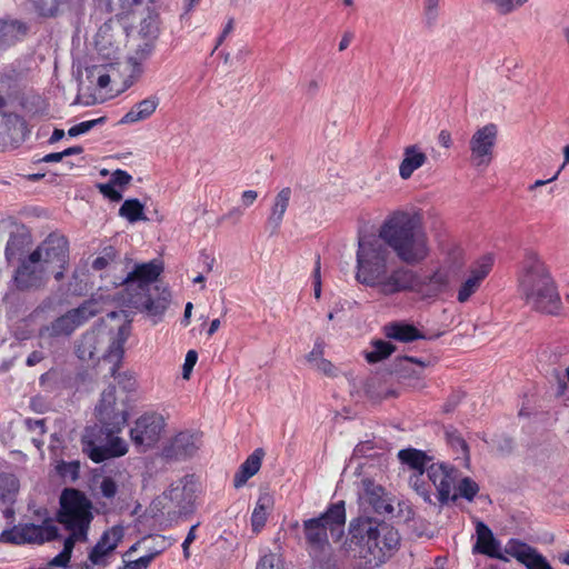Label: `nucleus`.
I'll return each instance as SVG.
<instances>
[{
  "instance_id": "obj_1",
  "label": "nucleus",
  "mask_w": 569,
  "mask_h": 569,
  "mask_svg": "<svg viewBox=\"0 0 569 569\" xmlns=\"http://www.w3.org/2000/svg\"><path fill=\"white\" fill-rule=\"evenodd\" d=\"M389 248L408 266L422 262L429 256L428 237L417 214L397 210L387 217L378 238L359 240L356 280L383 297L413 292L422 301H435L450 286L449 272L437 269L421 276L405 266H389Z\"/></svg>"
},
{
  "instance_id": "obj_2",
  "label": "nucleus",
  "mask_w": 569,
  "mask_h": 569,
  "mask_svg": "<svg viewBox=\"0 0 569 569\" xmlns=\"http://www.w3.org/2000/svg\"><path fill=\"white\" fill-rule=\"evenodd\" d=\"M96 415L99 423L86 429L81 439L82 451L96 463L124 456L128 446L117 433L127 422L128 410L124 402H117L114 386L102 392Z\"/></svg>"
},
{
  "instance_id": "obj_3",
  "label": "nucleus",
  "mask_w": 569,
  "mask_h": 569,
  "mask_svg": "<svg viewBox=\"0 0 569 569\" xmlns=\"http://www.w3.org/2000/svg\"><path fill=\"white\" fill-rule=\"evenodd\" d=\"M345 545L347 550L361 559L367 567L378 568L398 549L400 536L386 521L360 515L351 519Z\"/></svg>"
},
{
  "instance_id": "obj_4",
  "label": "nucleus",
  "mask_w": 569,
  "mask_h": 569,
  "mask_svg": "<svg viewBox=\"0 0 569 569\" xmlns=\"http://www.w3.org/2000/svg\"><path fill=\"white\" fill-rule=\"evenodd\" d=\"M162 271V262L153 259L137 263L122 281L128 303L147 316L156 318L154 322L161 319L171 302L169 289L156 283Z\"/></svg>"
},
{
  "instance_id": "obj_5",
  "label": "nucleus",
  "mask_w": 569,
  "mask_h": 569,
  "mask_svg": "<svg viewBox=\"0 0 569 569\" xmlns=\"http://www.w3.org/2000/svg\"><path fill=\"white\" fill-rule=\"evenodd\" d=\"M519 288L526 303L535 311L558 316L562 302L557 286L546 264L536 253H528L522 261Z\"/></svg>"
},
{
  "instance_id": "obj_6",
  "label": "nucleus",
  "mask_w": 569,
  "mask_h": 569,
  "mask_svg": "<svg viewBox=\"0 0 569 569\" xmlns=\"http://www.w3.org/2000/svg\"><path fill=\"white\" fill-rule=\"evenodd\" d=\"M171 522L191 516L196 510V483L192 476L172 482L168 490L153 501Z\"/></svg>"
},
{
  "instance_id": "obj_7",
  "label": "nucleus",
  "mask_w": 569,
  "mask_h": 569,
  "mask_svg": "<svg viewBox=\"0 0 569 569\" xmlns=\"http://www.w3.org/2000/svg\"><path fill=\"white\" fill-rule=\"evenodd\" d=\"M36 517L41 520L40 525L19 523L10 529L3 530L0 535V542L11 545H43L59 539V528L54 525L52 518L49 517L46 508L34 512Z\"/></svg>"
},
{
  "instance_id": "obj_8",
  "label": "nucleus",
  "mask_w": 569,
  "mask_h": 569,
  "mask_svg": "<svg viewBox=\"0 0 569 569\" xmlns=\"http://www.w3.org/2000/svg\"><path fill=\"white\" fill-rule=\"evenodd\" d=\"M56 520L66 530L89 532L93 520L92 503L86 495L77 489L67 488L60 496V508Z\"/></svg>"
},
{
  "instance_id": "obj_9",
  "label": "nucleus",
  "mask_w": 569,
  "mask_h": 569,
  "mask_svg": "<svg viewBox=\"0 0 569 569\" xmlns=\"http://www.w3.org/2000/svg\"><path fill=\"white\" fill-rule=\"evenodd\" d=\"M346 523L345 501H338L329 506V508L317 518L303 521V532L308 546L313 551H322L329 546L327 530L331 532L340 529Z\"/></svg>"
},
{
  "instance_id": "obj_10",
  "label": "nucleus",
  "mask_w": 569,
  "mask_h": 569,
  "mask_svg": "<svg viewBox=\"0 0 569 569\" xmlns=\"http://www.w3.org/2000/svg\"><path fill=\"white\" fill-rule=\"evenodd\" d=\"M98 313V302L87 300L78 308L71 309L54 319L49 326L41 330V335H47L50 338L69 337L78 327Z\"/></svg>"
},
{
  "instance_id": "obj_11",
  "label": "nucleus",
  "mask_w": 569,
  "mask_h": 569,
  "mask_svg": "<svg viewBox=\"0 0 569 569\" xmlns=\"http://www.w3.org/2000/svg\"><path fill=\"white\" fill-rule=\"evenodd\" d=\"M166 422L161 415L147 412L140 416L130 429V439L139 452H147L160 440Z\"/></svg>"
},
{
  "instance_id": "obj_12",
  "label": "nucleus",
  "mask_w": 569,
  "mask_h": 569,
  "mask_svg": "<svg viewBox=\"0 0 569 569\" xmlns=\"http://www.w3.org/2000/svg\"><path fill=\"white\" fill-rule=\"evenodd\" d=\"M31 253L48 271L66 269L69 262L68 239L59 233H50Z\"/></svg>"
},
{
  "instance_id": "obj_13",
  "label": "nucleus",
  "mask_w": 569,
  "mask_h": 569,
  "mask_svg": "<svg viewBox=\"0 0 569 569\" xmlns=\"http://www.w3.org/2000/svg\"><path fill=\"white\" fill-rule=\"evenodd\" d=\"M49 271L31 252L20 258L13 273V284L18 291H37L48 281Z\"/></svg>"
},
{
  "instance_id": "obj_14",
  "label": "nucleus",
  "mask_w": 569,
  "mask_h": 569,
  "mask_svg": "<svg viewBox=\"0 0 569 569\" xmlns=\"http://www.w3.org/2000/svg\"><path fill=\"white\" fill-rule=\"evenodd\" d=\"M108 332L103 328H94L84 332L76 343V355L81 361L96 362L103 355H108L110 347L120 342L112 340L110 342Z\"/></svg>"
},
{
  "instance_id": "obj_15",
  "label": "nucleus",
  "mask_w": 569,
  "mask_h": 569,
  "mask_svg": "<svg viewBox=\"0 0 569 569\" xmlns=\"http://www.w3.org/2000/svg\"><path fill=\"white\" fill-rule=\"evenodd\" d=\"M427 475L436 487L438 500L442 506L458 500V495L452 490L460 477L459 469L446 463H431L427 467Z\"/></svg>"
},
{
  "instance_id": "obj_16",
  "label": "nucleus",
  "mask_w": 569,
  "mask_h": 569,
  "mask_svg": "<svg viewBox=\"0 0 569 569\" xmlns=\"http://www.w3.org/2000/svg\"><path fill=\"white\" fill-rule=\"evenodd\" d=\"M498 129L493 123L478 129L471 137L469 147L471 162L476 167H488L493 157V147L497 140Z\"/></svg>"
},
{
  "instance_id": "obj_17",
  "label": "nucleus",
  "mask_w": 569,
  "mask_h": 569,
  "mask_svg": "<svg viewBox=\"0 0 569 569\" xmlns=\"http://www.w3.org/2000/svg\"><path fill=\"white\" fill-rule=\"evenodd\" d=\"M493 266V258L489 254L479 258L469 270L468 278L461 283L457 300L465 303L480 288L481 282L490 273Z\"/></svg>"
},
{
  "instance_id": "obj_18",
  "label": "nucleus",
  "mask_w": 569,
  "mask_h": 569,
  "mask_svg": "<svg viewBox=\"0 0 569 569\" xmlns=\"http://www.w3.org/2000/svg\"><path fill=\"white\" fill-rule=\"evenodd\" d=\"M200 448V438L192 432L177 433L163 448V456L170 460H183L192 457Z\"/></svg>"
},
{
  "instance_id": "obj_19",
  "label": "nucleus",
  "mask_w": 569,
  "mask_h": 569,
  "mask_svg": "<svg viewBox=\"0 0 569 569\" xmlns=\"http://www.w3.org/2000/svg\"><path fill=\"white\" fill-rule=\"evenodd\" d=\"M477 541L473 546V553L486 555L490 558H496L507 561L508 559L501 553L500 542L497 540L491 529L479 521L476 526Z\"/></svg>"
},
{
  "instance_id": "obj_20",
  "label": "nucleus",
  "mask_w": 569,
  "mask_h": 569,
  "mask_svg": "<svg viewBox=\"0 0 569 569\" xmlns=\"http://www.w3.org/2000/svg\"><path fill=\"white\" fill-rule=\"evenodd\" d=\"M123 537L121 527H112L102 533L96 546L89 552L88 559L92 565L101 563L104 556L113 551Z\"/></svg>"
},
{
  "instance_id": "obj_21",
  "label": "nucleus",
  "mask_w": 569,
  "mask_h": 569,
  "mask_svg": "<svg viewBox=\"0 0 569 569\" xmlns=\"http://www.w3.org/2000/svg\"><path fill=\"white\" fill-rule=\"evenodd\" d=\"M292 191L289 187L282 188L274 197L270 213L266 220V229L270 234H276L282 223L284 213L289 207Z\"/></svg>"
},
{
  "instance_id": "obj_22",
  "label": "nucleus",
  "mask_w": 569,
  "mask_h": 569,
  "mask_svg": "<svg viewBox=\"0 0 569 569\" xmlns=\"http://www.w3.org/2000/svg\"><path fill=\"white\" fill-rule=\"evenodd\" d=\"M363 483L362 498L371 506L375 512L379 515L391 513L393 511L392 505L388 501L385 495V489L376 485L373 481L366 479Z\"/></svg>"
},
{
  "instance_id": "obj_23",
  "label": "nucleus",
  "mask_w": 569,
  "mask_h": 569,
  "mask_svg": "<svg viewBox=\"0 0 569 569\" xmlns=\"http://www.w3.org/2000/svg\"><path fill=\"white\" fill-rule=\"evenodd\" d=\"M122 355H123L122 346L121 345L116 346V343H113L110 347L109 353L103 355V360L113 362V365L110 369L111 376L118 381V383L123 388V390L132 391L136 388V379H134L133 375L130 372H123V373L117 375V370L119 368V363L121 361Z\"/></svg>"
},
{
  "instance_id": "obj_24",
  "label": "nucleus",
  "mask_w": 569,
  "mask_h": 569,
  "mask_svg": "<svg viewBox=\"0 0 569 569\" xmlns=\"http://www.w3.org/2000/svg\"><path fill=\"white\" fill-rule=\"evenodd\" d=\"M264 451L262 448H257L239 467L233 477L234 488H241L246 482L253 477L260 469Z\"/></svg>"
},
{
  "instance_id": "obj_25",
  "label": "nucleus",
  "mask_w": 569,
  "mask_h": 569,
  "mask_svg": "<svg viewBox=\"0 0 569 569\" xmlns=\"http://www.w3.org/2000/svg\"><path fill=\"white\" fill-rule=\"evenodd\" d=\"M160 100L156 96L148 97L137 103L120 119V124L134 123L150 118L157 110Z\"/></svg>"
},
{
  "instance_id": "obj_26",
  "label": "nucleus",
  "mask_w": 569,
  "mask_h": 569,
  "mask_svg": "<svg viewBox=\"0 0 569 569\" xmlns=\"http://www.w3.org/2000/svg\"><path fill=\"white\" fill-rule=\"evenodd\" d=\"M427 154L418 146L411 144L405 148L403 159L399 166V176L401 179H409L412 173L427 162Z\"/></svg>"
},
{
  "instance_id": "obj_27",
  "label": "nucleus",
  "mask_w": 569,
  "mask_h": 569,
  "mask_svg": "<svg viewBox=\"0 0 569 569\" xmlns=\"http://www.w3.org/2000/svg\"><path fill=\"white\" fill-rule=\"evenodd\" d=\"M27 31V26L18 20H0V50L14 44Z\"/></svg>"
},
{
  "instance_id": "obj_28",
  "label": "nucleus",
  "mask_w": 569,
  "mask_h": 569,
  "mask_svg": "<svg viewBox=\"0 0 569 569\" xmlns=\"http://www.w3.org/2000/svg\"><path fill=\"white\" fill-rule=\"evenodd\" d=\"M385 333L388 338L401 342H411L426 338L415 326L402 322H392L385 326Z\"/></svg>"
},
{
  "instance_id": "obj_29",
  "label": "nucleus",
  "mask_w": 569,
  "mask_h": 569,
  "mask_svg": "<svg viewBox=\"0 0 569 569\" xmlns=\"http://www.w3.org/2000/svg\"><path fill=\"white\" fill-rule=\"evenodd\" d=\"M398 458L403 465H407L411 469L418 471L420 476L425 470L427 471V463L431 460L426 452L415 448L400 450L398 452Z\"/></svg>"
},
{
  "instance_id": "obj_30",
  "label": "nucleus",
  "mask_w": 569,
  "mask_h": 569,
  "mask_svg": "<svg viewBox=\"0 0 569 569\" xmlns=\"http://www.w3.org/2000/svg\"><path fill=\"white\" fill-rule=\"evenodd\" d=\"M30 243V238L26 233H11L6 246L4 254L8 262L26 257L24 252Z\"/></svg>"
},
{
  "instance_id": "obj_31",
  "label": "nucleus",
  "mask_w": 569,
  "mask_h": 569,
  "mask_svg": "<svg viewBox=\"0 0 569 569\" xmlns=\"http://www.w3.org/2000/svg\"><path fill=\"white\" fill-rule=\"evenodd\" d=\"M272 503L273 500L269 493L260 495L251 515V526L254 532H259L266 526L268 510L271 508Z\"/></svg>"
},
{
  "instance_id": "obj_32",
  "label": "nucleus",
  "mask_w": 569,
  "mask_h": 569,
  "mask_svg": "<svg viewBox=\"0 0 569 569\" xmlns=\"http://www.w3.org/2000/svg\"><path fill=\"white\" fill-rule=\"evenodd\" d=\"M19 491V480L12 473L0 475V502L11 506Z\"/></svg>"
},
{
  "instance_id": "obj_33",
  "label": "nucleus",
  "mask_w": 569,
  "mask_h": 569,
  "mask_svg": "<svg viewBox=\"0 0 569 569\" xmlns=\"http://www.w3.org/2000/svg\"><path fill=\"white\" fill-rule=\"evenodd\" d=\"M119 214L131 223L147 220L143 212V204L138 199L126 200L119 209Z\"/></svg>"
},
{
  "instance_id": "obj_34",
  "label": "nucleus",
  "mask_w": 569,
  "mask_h": 569,
  "mask_svg": "<svg viewBox=\"0 0 569 569\" xmlns=\"http://www.w3.org/2000/svg\"><path fill=\"white\" fill-rule=\"evenodd\" d=\"M529 0H483L498 16H509L521 9Z\"/></svg>"
},
{
  "instance_id": "obj_35",
  "label": "nucleus",
  "mask_w": 569,
  "mask_h": 569,
  "mask_svg": "<svg viewBox=\"0 0 569 569\" xmlns=\"http://www.w3.org/2000/svg\"><path fill=\"white\" fill-rule=\"evenodd\" d=\"M372 348L371 351L366 353V359L369 363L379 362L388 358L396 350V347L391 342L383 340L372 341Z\"/></svg>"
},
{
  "instance_id": "obj_36",
  "label": "nucleus",
  "mask_w": 569,
  "mask_h": 569,
  "mask_svg": "<svg viewBox=\"0 0 569 569\" xmlns=\"http://www.w3.org/2000/svg\"><path fill=\"white\" fill-rule=\"evenodd\" d=\"M480 488L479 485L470 477H463L458 479L456 482L453 493L458 495V498H463L468 501H472L478 495Z\"/></svg>"
},
{
  "instance_id": "obj_37",
  "label": "nucleus",
  "mask_w": 569,
  "mask_h": 569,
  "mask_svg": "<svg viewBox=\"0 0 569 569\" xmlns=\"http://www.w3.org/2000/svg\"><path fill=\"white\" fill-rule=\"evenodd\" d=\"M119 257L118 250L113 246H107L101 251L100 254L92 261V269L96 271H100L109 267L112 262H114Z\"/></svg>"
},
{
  "instance_id": "obj_38",
  "label": "nucleus",
  "mask_w": 569,
  "mask_h": 569,
  "mask_svg": "<svg viewBox=\"0 0 569 569\" xmlns=\"http://www.w3.org/2000/svg\"><path fill=\"white\" fill-rule=\"evenodd\" d=\"M506 552L515 557L517 560L520 555H527L529 558L533 555H539L535 548L517 539L509 540Z\"/></svg>"
},
{
  "instance_id": "obj_39",
  "label": "nucleus",
  "mask_w": 569,
  "mask_h": 569,
  "mask_svg": "<svg viewBox=\"0 0 569 569\" xmlns=\"http://www.w3.org/2000/svg\"><path fill=\"white\" fill-rule=\"evenodd\" d=\"M518 561L525 565L527 569H553L541 553L533 555L530 558L527 555H520Z\"/></svg>"
},
{
  "instance_id": "obj_40",
  "label": "nucleus",
  "mask_w": 569,
  "mask_h": 569,
  "mask_svg": "<svg viewBox=\"0 0 569 569\" xmlns=\"http://www.w3.org/2000/svg\"><path fill=\"white\" fill-rule=\"evenodd\" d=\"M106 121H107L106 117H100V118H97V119H92V120H88V121H82V122L71 127L68 130V134L70 137H77L79 134L87 133L91 129H93L94 127H97L99 124H103Z\"/></svg>"
},
{
  "instance_id": "obj_41",
  "label": "nucleus",
  "mask_w": 569,
  "mask_h": 569,
  "mask_svg": "<svg viewBox=\"0 0 569 569\" xmlns=\"http://www.w3.org/2000/svg\"><path fill=\"white\" fill-rule=\"evenodd\" d=\"M446 438L448 443L456 450H461L463 456L468 457L469 447L466 440L461 437V435L456 429H447Z\"/></svg>"
},
{
  "instance_id": "obj_42",
  "label": "nucleus",
  "mask_w": 569,
  "mask_h": 569,
  "mask_svg": "<svg viewBox=\"0 0 569 569\" xmlns=\"http://www.w3.org/2000/svg\"><path fill=\"white\" fill-rule=\"evenodd\" d=\"M70 535L64 539L63 541V549L61 550L66 555H68L70 558L72 556V551L74 548L76 542H86L88 540V533L76 530H68Z\"/></svg>"
},
{
  "instance_id": "obj_43",
  "label": "nucleus",
  "mask_w": 569,
  "mask_h": 569,
  "mask_svg": "<svg viewBox=\"0 0 569 569\" xmlns=\"http://www.w3.org/2000/svg\"><path fill=\"white\" fill-rule=\"evenodd\" d=\"M492 448L500 455L506 456L510 455L513 450V440L512 438L501 435L495 436L491 439Z\"/></svg>"
},
{
  "instance_id": "obj_44",
  "label": "nucleus",
  "mask_w": 569,
  "mask_h": 569,
  "mask_svg": "<svg viewBox=\"0 0 569 569\" xmlns=\"http://www.w3.org/2000/svg\"><path fill=\"white\" fill-rule=\"evenodd\" d=\"M57 471L63 478L69 477L71 480H76L79 477L80 463L78 461H62L57 466Z\"/></svg>"
},
{
  "instance_id": "obj_45",
  "label": "nucleus",
  "mask_w": 569,
  "mask_h": 569,
  "mask_svg": "<svg viewBox=\"0 0 569 569\" xmlns=\"http://www.w3.org/2000/svg\"><path fill=\"white\" fill-rule=\"evenodd\" d=\"M256 569H283V563L280 556L270 552L259 559Z\"/></svg>"
},
{
  "instance_id": "obj_46",
  "label": "nucleus",
  "mask_w": 569,
  "mask_h": 569,
  "mask_svg": "<svg viewBox=\"0 0 569 569\" xmlns=\"http://www.w3.org/2000/svg\"><path fill=\"white\" fill-rule=\"evenodd\" d=\"M440 0H425L423 13L428 26H432L438 17Z\"/></svg>"
},
{
  "instance_id": "obj_47",
  "label": "nucleus",
  "mask_w": 569,
  "mask_h": 569,
  "mask_svg": "<svg viewBox=\"0 0 569 569\" xmlns=\"http://www.w3.org/2000/svg\"><path fill=\"white\" fill-rule=\"evenodd\" d=\"M99 191L111 201L118 202L122 199V193L116 189L110 181L108 183L98 184Z\"/></svg>"
},
{
  "instance_id": "obj_48",
  "label": "nucleus",
  "mask_w": 569,
  "mask_h": 569,
  "mask_svg": "<svg viewBox=\"0 0 569 569\" xmlns=\"http://www.w3.org/2000/svg\"><path fill=\"white\" fill-rule=\"evenodd\" d=\"M100 490L104 498L111 499L118 491V486L111 477H104L100 483Z\"/></svg>"
},
{
  "instance_id": "obj_49",
  "label": "nucleus",
  "mask_w": 569,
  "mask_h": 569,
  "mask_svg": "<svg viewBox=\"0 0 569 569\" xmlns=\"http://www.w3.org/2000/svg\"><path fill=\"white\" fill-rule=\"evenodd\" d=\"M157 555L158 552L150 553L142 556L137 560L129 561L122 569H147Z\"/></svg>"
},
{
  "instance_id": "obj_50",
  "label": "nucleus",
  "mask_w": 569,
  "mask_h": 569,
  "mask_svg": "<svg viewBox=\"0 0 569 569\" xmlns=\"http://www.w3.org/2000/svg\"><path fill=\"white\" fill-rule=\"evenodd\" d=\"M198 360V353L194 350H189L186 355L184 363L182 367V377L184 379H189L190 373L197 363Z\"/></svg>"
},
{
  "instance_id": "obj_51",
  "label": "nucleus",
  "mask_w": 569,
  "mask_h": 569,
  "mask_svg": "<svg viewBox=\"0 0 569 569\" xmlns=\"http://www.w3.org/2000/svg\"><path fill=\"white\" fill-rule=\"evenodd\" d=\"M323 341L317 340L315 342L313 349L308 353L307 361L310 363L311 367L318 362V360H321L323 357Z\"/></svg>"
},
{
  "instance_id": "obj_52",
  "label": "nucleus",
  "mask_w": 569,
  "mask_h": 569,
  "mask_svg": "<svg viewBox=\"0 0 569 569\" xmlns=\"http://www.w3.org/2000/svg\"><path fill=\"white\" fill-rule=\"evenodd\" d=\"M132 177L123 170H116L110 179V182L114 186L124 187L130 183Z\"/></svg>"
},
{
  "instance_id": "obj_53",
  "label": "nucleus",
  "mask_w": 569,
  "mask_h": 569,
  "mask_svg": "<svg viewBox=\"0 0 569 569\" xmlns=\"http://www.w3.org/2000/svg\"><path fill=\"white\" fill-rule=\"evenodd\" d=\"M199 522H197L196 525H193L190 529H189V532L187 533V537L184 539V541L182 542V550H183V557L184 559H189L190 558V551H189V548H190V545L196 539V530L197 528L199 527Z\"/></svg>"
},
{
  "instance_id": "obj_54",
  "label": "nucleus",
  "mask_w": 569,
  "mask_h": 569,
  "mask_svg": "<svg viewBox=\"0 0 569 569\" xmlns=\"http://www.w3.org/2000/svg\"><path fill=\"white\" fill-rule=\"evenodd\" d=\"M321 263L320 257H317L316 267L313 270V286H315V297L319 299L321 297V274H320Z\"/></svg>"
},
{
  "instance_id": "obj_55",
  "label": "nucleus",
  "mask_w": 569,
  "mask_h": 569,
  "mask_svg": "<svg viewBox=\"0 0 569 569\" xmlns=\"http://www.w3.org/2000/svg\"><path fill=\"white\" fill-rule=\"evenodd\" d=\"M312 368L322 372L326 376H335V366L331 363V361L325 358L318 360V362H316V365Z\"/></svg>"
},
{
  "instance_id": "obj_56",
  "label": "nucleus",
  "mask_w": 569,
  "mask_h": 569,
  "mask_svg": "<svg viewBox=\"0 0 569 569\" xmlns=\"http://www.w3.org/2000/svg\"><path fill=\"white\" fill-rule=\"evenodd\" d=\"M26 425H27L28 429L31 431L38 430L41 436L44 435L47 431L46 422L43 419H38V420L27 419Z\"/></svg>"
},
{
  "instance_id": "obj_57",
  "label": "nucleus",
  "mask_w": 569,
  "mask_h": 569,
  "mask_svg": "<svg viewBox=\"0 0 569 569\" xmlns=\"http://www.w3.org/2000/svg\"><path fill=\"white\" fill-rule=\"evenodd\" d=\"M70 559L71 558L68 555L61 551L49 562V566L67 568L69 566Z\"/></svg>"
},
{
  "instance_id": "obj_58",
  "label": "nucleus",
  "mask_w": 569,
  "mask_h": 569,
  "mask_svg": "<svg viewBox=\"0 0 569 569\" xmlns=\"http://www.w3.org/2000/svg\"><path fill=\"white\" fill-rule=\"evenodd\" d=\"M233 30V19H229V21L227 22L226 27L223 28L221 34L219 36L218 40H217V43L212 50L211 53H213L221 44L222 42L224 41L226 37Z\"/></svg>"
},
{
  "instance_id": "obj_59",
  "label": "nucleus",
  "mask_w": 569,
  "mask_h": 569,
  "mask_svg": "<svg viewBox=\"0 0 569 569\" xmlns=\"http://www.w3.org/2000/svg\"><path fill=\"white\" fill-rule=\"evenodd\" d=\"M243 214V211L240 208H232L229 210L226 214L221 217V220H233L234 223H237Z\"/></svg>"
},
{
  "instance_id": "obj_60",
  "label": "nucleus",
  "mask_w": 569,
  "mask_h": 569,
  "mask_svg": "<svg viewBox=\"0 0 569 569\" xmlns=\"http://www.w3.org/2000/svg\"><path fill=\"white\" fill-rule=\"evenodd\" d=\"M400 363H416L420 367V370L419 371H413V375L419 378V375H420V371L426 367V363L423 361H421L420 359L418 358H415V357H403L401 359H399Z\"/></svg>"
},
{
  "instance_id": "obj_61",
  "label": "nucleus",
  "mask_w": 569,
  "mask_h": 569,
  "mask_svg": "<svg viewBox=\"0 0 569 569\" xmlns=\"http://www.w3.org/2000/svg\"><path fill=\"white\" fill-rule=\"evenodd\" d=\"M44 359L43 357V353L41 351H32L28 358H27V366L29 367H33L36 366L37 363H39L40 361H42Z\"/></svg>"
},
{
  "instance_id": "obj_62",
  "label": "nucleus",
  "mask_w": 569,
  "mask_h": 569,
  "mask_svg": "<svg viewBox=\"0 0 569 569\" xmlns=\"http://www.w3.org/2000/svg\"><path fill=\"white\" fill-rule=\"evenodd\" d=\"M258 193L254 190H247L242 193L241 199L244 206L249 207L257 200Z\"/></svg>"
},
{
  "instance_id": "obj_63",
  "label": "nucleus",
  "mask_w": 569,
  "mask_h": 569,
  "mask_svg": "<svg viewBox=\"0 0 569 569\" xmlns=\"http://www.w3.org/2000/svg\"><path fill=\"white\" fill-rule=\"evenodd\" d=\"M439 143L445 148H450L452 144L451 134L447 130H441L438 136Z\"/></svg>"
},
{
  "instance_id": "obj_64",
  "label": "nucleus",
  "mask_w": 569,
  "mask_h": 569,
  "mask_svg": "<svg viewBox=\"0 0 569 569\" xmlns=\"http://www.w3.org/2000/svg\"><path fill=\"white\" fill-rule=\"evenodd\" d=\"M352 40V33L350 32H346L343 36H342V39L340 40V43H339V50L340 51H343L346 50L350 42Z\"/></svg>"
}]
</instances>
